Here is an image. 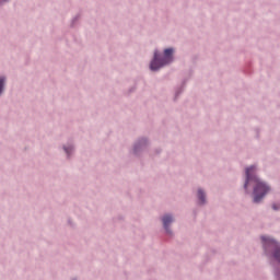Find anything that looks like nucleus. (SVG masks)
Returning a JSON list of instances; mask_svg holds the SVG:
<instances>
[{
    "label": "nucleus",
    "instance_id": "4",
    "mask_svg": "<svg viewBox=\"0 0 280 280\" xmlns=\"http://www.w3.org/2000/svg\"><path fill=\"white\" fill-rule=\"evenodd\" d=\"M162 221H163V224H164L165 230L168 231L170 224L173 223V217L170 215V214L164 215L163 219H162Z\"/></svg>",
    "mask_w": 280,
    "mask_h": 280
},
{
    "label": "nucleus",
    "instance_id": "7",
    "mask_svg": "<svg viewBox=\"0 0 280 280\" xmlns=\"http://www.w3.org/2000/svg\"><path fill=\"white\" fill-rule=\"evenodd\" d=\"M65 151H66V153L69 154V152L71 151V148H65Z\"/></svg>",
    "mask_w": 280,
    "mask_h": 280
},
{
    "label": "nucleus",
    "instance_id": "8",
    "mask_svg": "<svg viewBox=\"0 0 280 280\" xmlns=\"http://www.w3.org/2000/svg\"><path fill=\"white\" fill-rule=\"evenodd\" d=\"M272 208H273V210H278L279 209V207H277V205H273Z\"/></svg>",
    "mask_w": 280,
    "mask_h": 280
},
{
    "label": "nucleus",
    "instance_id": "1",
    "mask_svg": "<svg viewBox=\"0 0 280 280\" xmlns=\"http://www.w3.org/2000/svg\"><path fill=\"white\" fill-rule=\"evenodd\" d=\"M255 166H250L246 170V183L245 189H247L249 183H254V202L259 203L262 198L270 191V187L254 175Z\"/></svg>",
    "mask_w": 280,
    "mask_h": 280
},
{
    "label": "nucleus",
    "instance_id": "3",
    "mask_svg": "<svg viewBox=\"0 0 280 280\" xmlns=\"http://www.w3.org/2000/svg\"><path fill=\"white\" fill-rule=\"evenodd\" d=\"M261 241L265 249L271 248L275 250L273 256L280 262V244L273 238H268V236H261Z\"/></svg>",
    "mask_w": 280,
    "mask_h": 280
},
{
    "label": "nucleus",
    "instance_id": "6",
    "mask_svg": "<svg viewBox=\"0 0 280 280\" xmlns=\"http://www.w3.org/2000/svg\"><path fill=\"white\" fill-rule=\"evenodd\" d=\"M4 81H5V79H4L3 77H1V78H0V94H1L2 91H3Z\"/></svg>",
    "mask_w": 280,
    "mask_h": 280
},
{
    "label": "nucleus",
    "instance_id": "5",
    "mask_svg": "<svg viewBox=\"0 0 280 280\" xmlns=\"http://www.w3.org/2000/svg\"><path fill=\"white\" fill-rule=\"evenodd\" d=\"M198 198H199V200H200V202H205L206 201V195H205V192L202 191V189H199L198 190Z\"/></svg>",
    "mask_w": 280,
    "mask_h": 280
},
{
    "label": "nucleus",
    "instance_id": "2",
    "mask_svg": "<svg viewBox=\"0 0 280 280\" xmlns=\"http://www.w3.org/2000/svg\"><path fill=\"white\" fill-rule=\"evenodd\" d=\"M173 54H174V49L173 48H167L164 50V58L159 59V55L155 51L154 54V59L151 62V70L152 71H158L160 68L170 65L173 61Z\"/></svg>",
    "mask_w": 280,
    "mask_h": 280
}]
</instances>
